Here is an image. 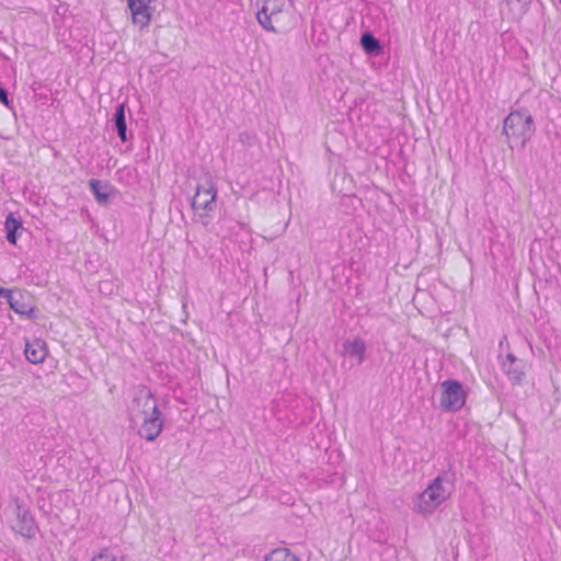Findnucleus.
<instances>
[{"label":"nucleus","mask_w":561,"mask_h":561,"mask_svg":"<svg viewBox=\"0 0 561 561\" xmlns=\"http://www.w3.org/2000/svg\"><path fill=\"white\" fill-rule=\"evenodd\" d=\"M560 3H561V0H560Z\"/></svg>","instance_id":"24"},{"label":"nucleus","mask_w":561,"mask_h":561,"mask_svg":"<svg viewBox=\"0 0 561 561\" xmlns=\"http://www.w3.org/2000/svg\"><path fill=\"white\" fill-rule=\"evenodd\" d=\"M90 187L98 203L105 204L108 201L111 192L107 183L100 180H91Z\"/></svg>","instance_id":"14"},{"label":"nucleus","mask_w":561,"mask_h":561,"mask_svg":"<svg viewBox=\"0 0 561 561\" xmlns=\"http://www.w3.org/2000/svg\"><path fill=\"white\" fill-rule=\"evenodd\" d=\"M265 561H299L298 558L293 554L286 548H278L271 551L266 557Z\"/></svg>","instance_id":"18"},{"label":"nucleus","mask_w":561,"mask_h":561,"mask_svg":"<svg viewBox=\"0 0 561 561\" xmlns=\"http://www.w3.org/2000/svg\"><path fill=\"white\" fill-rule=\"evenodd\" d=\"M256 19L260 25L272 33H284L296 22L290 0H256Z\"/></svg>","instance_id":"1"},{"label":"nucleus","mask_w":561,"mask_h":561,"mask_svg":"<svg viewBox=\"0 0 561 561\" xmlns=\"http://www.w3.org/2000/svg\"><path fill=\"white\" fill-rule=\"evenodd\" d=\"M24 354L26 359L32 364H41L47 355L46 343L41 339H34L26 342Z\"/></svg>","instance_id":"10"},{"label":"nucleus","mask_w":561,"mask_h":561,"mask_svg":"<svg viewBox=\"0 0 561 561\" xmlns=\"http://www.w3.org/2000/svg\"><path fill=\"white\" fill-rule=\"evenodd\" d=\"M10 308L18 314L27 319L37 318V309L32 294L25 289L16 288L9 301Z\"/></svg>","instance_id":"8"},{"label":"nucleus","mask_w":561,"mask_h":561,"mask_svg":"<svg viewBox=\"0 0 561 561\" xmlns=\"http://www.w3.org/2000/svg\"><path fill=\"white\" fill-rule=\"evenodd\" d=\"M360 44L363 48L369 54L377 55L381 50L379 42L370 33H365L362 35Z\"/></svg>","instance_id":"19"},{"label":"nucleus","mask_w":561,"mask_h":561,"mask_svg":"<svg viewBox=\"0 0 561 561\" xmlns=\"http://www.w3.org/2000/svg\"><path fill=\"white\" fill-rule=\"evenodd\" d=\"M343 351L346 355L354 357L357 364H362L365 359L366 344L360 339L346 340L343 343Z\"/></svg>","instance_id":"13"},{"label":"nucleus","mask_w":561,"mask_h":561,"mask_svg":"<svg viewBox=\"0 0 561 561\" xmlns=\"http://www.w3.org/2000/svg\"><path fill=\"white\" fill-rule=\"evenodd\" d=\"M131 426L138 435L148 442H153L162 432L163 420L161 412L154 414H145L142 416L129 419Z\"/></svg>","instance_id":"6"},{"label":"nucleus","mask_w":561,"mask_h":561,"mask_svg":"<svg viewBox=\"0 0 561 561\" xmlns=\"http://www.w3.org/2000/svg\"><path fill=\"white\" fill-rule=\"evenodd\" d=\"M466 401V394L460 382L446 380L442 383L440 407L446 411L460 410Z\"/></svg>","instance_id":"7"},{"label":"nucleus","mask_w":561,"mask_h":561,"mask_svg":"<svg viewBox=\"0 0 561 561\" xmlns=\"http://www.w3.org/2000/svg\"><path fill=\"white\" fill-rule=\"evenodd\" d=\"M533 0H504L506 18L512 21H520L527 13Z\"/></svg>","instance_id":"12"},{"label":"nucleus","mask_w":561,"mask_h":561,"mask_svg":"<svg viewBox=\"0 0 561 561\" xmlns=\"http://www.w3.org/2000/svg\"><path fill=\"white\" fill-rule=\"evenodd\" d=\"M108 287H111V283L110 282H102L100 284V290L102 293L106 291L107 289H110Z\"/></svg>","instance_id":"23"},{"label":"nucleus","mask_w":561,"mask_h":561,"mask_svg":"<svg viewBox=\"0 0 561 561\" xmlns=\"http://www.w3.org/2000/svg\"><path fill=\"white\" fill-rule=\"evenodd\" d=\"M0 102H1L2 104H4V105H8V103H9V101H8V94H7L5 90H4V89H2L1 87H0Z\"/></svg>","instance_id":"22"},{"label":"nucleus","mask_w":561,"mask_h":561,"mask_svg":"<svg viewBox=\"0 0 561 561\" xmlns=\"http://www.w3.org/2000/svg\"><path fill=\"white\" fill-rule=\"evenodd\" d=\"M12 528L26 538L35 536L36 526L30 512L16 502V522Z\"/></svg>","instance_id":"9"},{"label":"nucleus","mask_w":561,"mask_h":561,"mask_svg":"<svg viewBox=\"0 0 561 561\" xmlns=\"http://www.w3.org/2000/svg\"><path fill=\"white\" fill-rule=\"evenodd\" d=\"M216 188L211 183L197 185L192 198V208L203 225L208 224V213L215 208Z\"/></svg>","instance_id":"4"},{"label":"nucleus","mask_w":561,"mask_h":561,"mask_svg":"<svg viewBox=\"0 0 561 561\" xmlns=\"http://www.w3.org/2000/svg\"><path fill=\"white\" fill-rule=\"evenodd\" d=\"M152 0H128L129 9L134 18H140L146 21L149 20V4Z\"/></svg>","instance_id":"15"},{"label":"nucleus","mask_w":561,"mask_h":561,"mask_svg":"<svg viewBox=\"0 0 561 561\" xmlns=\"http://www.w3.org/2000/svg\"><path fill=\"white\" fill-rule=\"evenodd\" d=\"M115 127L117 129L118 137L122 141L127 140L126 136V122H125V105L119 104L115 112Z\"/></svg>","instance_id":"17"},{"label":"nucleus","mask_w":561,"mask_h":561,"mask_svg":"<svg viewBox=\"0 0 561 561\" xmlns=\"http://www.w3.org/2000/svg\"><path fill=\"white\" fill-rule=\"evenodd\" d=\"M451 478L447 473L439 474L419 494L415 508L423 515H431L451 495Z\"/></svg>","instance_id":"3"},{"label":"nucleus","mask_w":561,"mask_h":561,"mask_svg":"<svg viewBox=\"0 0 561 561\" xmlns=\"http://www.w3.org/2000/svg\"><path fill=\"white\" fill-rule=\"evenodd\" d=\"M5 230H7V239L10 243H16V231L22 228V224L19 219H16L13 214H9L5 218Z\"/></svg>","instance_id":"16"},{"label":"nucleus","mask_w":561,"mask_h":561,"mask_svg":"<svg viewBox=\"0 0 561 561\" xmlns=\"http://www.w3.org/2000/svg\"><path fill=\"white\" fill-rule=\"evenodd\" d=\"M14 291H15V288L9 289V288L0 287V296L5 298L8 302L10 301V299H12Z\"/></svg>","instance_id":"21"},{"label":"nucleus","mask_w":561,"mask_h":561,"mask_svg":"<svg viewBox=\"0 0 561 561\" xmlns=\"http://www.w3.org/2000/svg\"><path fill=\"white\" fill-rule=\"evenodd\" d=\"M159 408L157 400L153 397L149 388L145 386L138 387L133 396L130 403L128 404V416L129 419L142 416L145 414L158 413Z\"/></svg>","instance_id":"5"},{"label":"nucleus","mask_w":561,"mask_h":561,"mask_svg":"<svg viewBox=\"0 0 561 561\" xmlns=\"http://www.w3.org/2000/svg\"><path fill=\"white\" fill-rule=\"evenodd\" d=\"M524 368V363L515 358L512 354H507L506 360L503 362V369L514 383H520L523 381L525 376Z\"/></svg>","instance_id":"11"},{"label":"nucleus","mask_w":561,"mask_h":561,"mask_svg":"<svg viewBox=\"0 0 561 561\" xmlns=\"http://www.w3.org/2000/svg\"><path fill=\"white\" fill-rule=\"evenodd\" d=\"M534 133V118L525 108L512 111L503 122V134L511 149L524 148Z\"/></svg>","instance_id":"2"},{"label":"nucleus","mask_w":561,"mask_h":561,"mask_svg":"<svg viewBox=\"0 0 561 561\" xmlns=\"http://www.w3.org/2000/svg\"><path fill=\"white\" fill-rule=\"evenodd\" d=\"M91 561H117V559L107 549H103Z\"/></svg>","instance_id":"20"}]
</instances>
